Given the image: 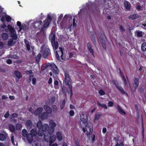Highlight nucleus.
<instances>
[{"instance_id": "393cba45", "label": "nucleus", "mask_w": 146, "mask_h": 146, "mask_svg": "<svg viewBox=\"0 0 146 146\" xmlns=\"http://www.w3.org/2000/svg\"><path fill=\"white\" fill-rule=\"evenodd\" d=\"M7 16V15L6 13H3V15H0V17H1V21L3 23L5 22Z\"/></svg>"}, {"instance_id": "0e129e2a", "label": "nucleus", "mask_w": 146, "mask_h": 146, "mask_svg": "<svg viewBox=\"0 0 146 146\" xmlns=\"http://www.w3.org/2000/svg\"><path fill=\"white\" fill-rule=\"evenodd\" d=\"M9 111H7L6 113L4 115V117L5 118H7L9 117Z\"/></svg>"}, {"instance_id": "37998d69", "label": "nucleus", "mask_w": 146, "mask_h": 146, "mask_svg": "<svg viewBox=\"0 0 146 146\" xmlns=\"http://www.w3.org/2000/svg\"><path fill=\"white\" fill-rule=\"evenodd\" d=\"M7 27V26L5 23V22L3 23L2 25H1L0 26V28H3L5 30V31L6 30V28Z\"/></svg>"}, {"instance_id": "f704fd0d", "label": "nucleus", "mask_w": 146, "mask_h": 146, "mask_svg": "<svg viewBox=\"0 0 146 146\" xmlns=\"http://www.w3.org/2000/svg\"><path fill=\"white\" fill-rule=\"evenodd\" d=\"M43 125H42V122L40 121H39L37 123V127L39 129V130H40L42 128V126Z\"/></svg>"}, {"instance_id": "6e6d98bb", "label": "nucleus", "mask_w": 146, "mask_h": 146, "mask_svg": "<svg viewBox=\"0 0 146 146\" xmlns=\"http://www.w3.org/2000/svg\"><path fill=\"white\" fill-rule=\"evenodd\" d=\"M11 17L8 15H7V16H6V20L7 22H9L11 21Z\"/></svg>"}, {"instance_id": "8fccbe9b", "label": "nucleus", "mask_w": 146, "mask_h": 146, "mask_svg": "<svg viewBox=\"0 0 146 146\" xmlns=\"http://www.w3.org/2000/svg\"><path fill=\"white\" fill-rule=\"evenodd\" d=\"M17 25L19 27L20 29L19 31H21L22 29V26L21 22L19 21H17Z\"/></svg>"}, {"instance_id": "6e6552de", "label": "nucleus", "mask_w": 146, "mask_h": 146, "mask_svg": "<svg viewBox=\"0 0 146 146\" xmlns=\"http://www.w3.org/2000/svg\"><path fill=\"white\" fill-rule=\"evenodd\" d=\"M50 66H51L52 72L55 74H58L59 73V70L56 66L54 64H52Z\"/></svg>"}, {"instance_id": "bf43d9fd", "label": "nucleus", "mask_w": 146, "mask_h": 146, "mask_svg": "<svg viewBox=\"0 0 146 146\" xmlns=\"http://www.w3.org/2000/svg\"><path fill=\"white\" fill-rule=\"evenodd\" d=\"M26 74L27 75H32L33 74V72L31 70H27L26 72Z\"/></svg>"}, {"instance_id": "58836bf2", "label": "nucleus", "mask_w": 146, "mask_h": 146, "mask_svg": "<svg viewBox=\"0 0 146 146\" xmlns=\"http://www.w3.org/2000/svg\"><path fill=\"white\" fill-rule=\"evenodd\" d=\"M22 127V125L20 123H17L16 125V127L17 130H20Z\"/></svg>"}, {"instance_id": "c756f323", "label": "nucleus", "mask_w": 146, "mask_h": 146, "mask_svg": "<svg viewBox=\"0 0 146 146\" xmlns=\"http://www.w3.org/2000/svg\"><path fill=\"white\" fill-rule=\"evenodd\" d=\"M143 32L139 30L136 31L135 34L138 37H142L143 36Z\"/></svg>"}, {"instance_id": "7c9ffc66", "label": "nucleus", "mask_w": 146, "mask_h": 146, "mask_svg": "<svg viewBox=\"0 0 146 146\" xmlns=\"http://www.w3.org/2000/svg\"><path fill=\"white\" fill-rule=\"evenodd\" d=\"M102 115L101 113L98 112L95 114V117L94 119L95 121H98L99 119L100 118Z\"/></svg>"}, {"instance_id": "f03ea898", "label": "nucleus", "mask_w": 146, "mask_h": 146, "mask_svg": "<svg viewBox=\"0 0 146 146\" xmlns=\"http://www.w3.org/2000/svg\"><path fill=\"white\" fill-rule=\"evenodd\" d=\"M84 114H82L80 116V119L85 124H86V127L87 129V128L89 129V131L87 130V131L88 132L87 134V135L92 134L93 132V125L91 123H87L86 124L87 121V119L86 118L84 117Z\"/></svg>"}, {"instance_id": "473e14b6", "label": "nucleus", "mask_w": 146, "mask_h": 146, "mask_svg": "<svg viewBox=\"0 0 146 146\" xmlns=\"http://www.w3.org/2000/svg\"><path fill=\"white\" fill-rule=\"evenodd\" d=\"M21 133L23 136L24 137H26L28 134L27 133V130L25 129H24L22 130Z\"/></svg>"}, {"instance_id": "412c9836", "label": "nucleus", "mask_w": 146, "mask_h": 146, "mask_svg": "<svg viewBox=\"0 0 146 146\" xmlns=\"http://www.w3.org/2000/svg\"><path fill=\"white\" fill-rule=\"evenodd\" d=\"M117 108L118 110V112L121 115L123 114H126L125 112L121 109V106L118 104H117Z\"/></svg>"}, {"instance_id": "3c124183", "label": "nucleus", "mask_w": 146, "mask_h": 146, "mask_svg": "<svg viewBox=\"0 0 146 146\" xmlns=\"http://www.w3.org/2000/svg\"><path fill=\"white\" fill-rule=\"evenodd\" d=\"M120 30L121 32H124L125 31V29L122 25H121L119 27Z\"/></svg>"}, {"instance_id": "ea45409f", "label": "nucleus", "mask_w": 146, "mask_h": 146, "mask_svg": "<svg viewBox=\"0 0 146 146\" xmlns=\"http://www.w3.org/2000/svg\"><path fill=\"white\" fill-rule=\"evenodd\" d=\"M50 125H51L50 127H52L53 128H54V127H55L56 125V123L55 122H54V121L50 122Z\"/></svg>"}, {"instance_id": "423d86ee", "label": "nucleus", "mask_w": 146, "mask_h": 146, "mask_svg": "<svg viewBox=\"0 0 146 146\" xmlns=\"http://www.w3.org/2000/svg\"><path fill=\"white\" fill-rule=\"evenodd\" d=\"M113 83L117 89L120 91L121 94L124 95L128 97L129 96L128 94L124 90L123 88L121 86L118 85V84L116 83L115 81H113Z\"/></svg>"}, {"instance_id": "774afa93", "label": "nucleus", "mask_w": 146, "mask_h": 146, "mask_svg": "<svg viewBox=\"0 0 146 146\" xmlns=\"http://www.w3.org/2000/svg\"><path fill=\"white\" fill-rule=\"evenodd\" d=\"M55 100V98L54 97H52L51 98V102L52 104L53 103Z\"/></svg>"}, {"instance_id": "a211bd4d", "label": "nucleus", "mask_w": 146, "mask_h": 146, "mask_svg": "<svg viewBox=\"0 0 146 146\" xmlns=\"http://www.w3.org/2000/svg\"><path fill=\"white\" fill-rule=\"evenodd\" d=\"M124 5L126 9L128 10H129L130 9L131 5L129 2L126 1H125L124 2Z\"/></svg>"}, {"instance_id": "5701e85b", "label": "nucleus", "mask_w": 146, "mask_h": 146, "mask_svg": "<svg viewBox=\"0 0 146 146\" xmlns=\"http://www.w3.org/2000/svg\"><path fill=\"white\" fill-rule=\"evenodd\" d=\"M15 43V42L13 41V39L11 38L7 42V44L8 46H11L14 45Z\"/></svg>"}, {"instance_id": "c03bdc74", "label": "nucleus", "mask_w": 146, "mask_h": 146, "mask_svg": "<svg viewBox=\"0 0 146 146\" xmlns=\"http://www.w3.org/2000/svg\"><path fill=\"white\" fill-rule=\"evenodd\" d=\"M119 74L120 76L121 77L122 79L125 78L123 73L121 72L120 68H119Z\"/></svg>"}, {"instance_id": "de8ad7c7", "label": "nucleus", "mask_w": 146, "mask_h": 146, "mask_svg": "<svg viewBox=\"0 0 146 146\" xmlns=\"http://www.w3.org/2000/svg\"><path fill=\"white\" fill-rule=\"evenodd\" d=\"M18 116V114L17 113H14L11 115L10 118L12 119L13 118H16Z\"/></svg>"}, {"instance_id": "4be33fe9", "label": "nucleus", "mask_w": 146, "mask_h": 146, "mask_svg": "<svg viewBox=\"0 0 146 146\" xmlns=\"http://www.w3.org/2000/svg\"><path fill=\"white\" fill-rule=\"evenodd\" d=\"M56 139V136L54 135H51L50 137L49 141L50 143H53L55 141Z\"/></svg>"}, {"instance_id": "9d476101", "label": "nucleus", "mask_w": 146, "mask_h": 146, "mask_svg": "<svg viewBox=\"0 0 146 146\" xmlns=\"http://www.w3.org/2000/svg\"><path fill=\"white\" fill-rule=\"evenodd\" d=\"M14 74L17 78H15L16 82H18L19 81V79L22 77V75L21 73L18 71H15L14 72Z\"/></svg>"}, {"instance_id": "49530a36", "label": "nucleus", "mask_w": 146, "mask_h": 146, "mask_svg": "<svg viewBox=\"0 0 146 146\" xmlns=\"http://www.w3.org/2000/svg\"><path fill=\"white\" fill-rule=\"evenodd\" d=\"M53 112L54 113H56L57 112V108L56 106L54 105L52 106Z\"/></svg>"}, {"instance_id": "e433bc0d", "label": "nucleus", "mask_w": 146, "mask_h": 146, "mask_svg": "<svg viewBox=\"0 0 146 146\" xmlns=\"http://www.w3.org/2000/svg\"><path fill=\"white\" fill-rule=\"evenodd\" d=\"M31 133L33 137L35 136L36 134V130L35 129H32L31 131Z\"/></svg>"}, {"instance_id": "79ce46f5", "label": "nucleus", "mask_w": 146, "mask_h": 146, "mask_svg": "<svg viewBox=\"0 0 146 146\" xmlns=\"http://www.w3.org/2000/svg\"><path fill=\"white\" fill-rule=\"evenodd\" d=\"M127 79L128 80V77L127 76H126ZM123 80V81L124 82V84L125 86H126L128 85V84L129 83V81L128 80H127V81L125 78H123L122 79Z\"/></svg>"}, {"instance_id": "ddd939ff", "label": "nucleus", "mask_w": 146, "mask_h": 146, "mask_svg": "<svg viewBox=\"0 0 146 146\" xmlns=\"http://www.w3.org/2000/svg\"><path fill=\"white\" fill-rule=\"evenodd\" d=\"M44 109L46 111V113L48 114H51L52 112L51 108L48 106L46 105H44L43 106Z\"/></svg>"}, {"instance_id": "c9c22d12", "label": "nucleus", "mask_w": 146, "mask_h": 146, "mask_svg": "<svg viewBox=\"0 0 146 146\" xmlns=\"http://www.w3.org/2000/svg\"><path fill=\"white\" fill-rule=\"evenodd\" d=\"M141 49L143 51H146V42H144L142 44L141 46Z\"/></svg>"}, {"instance_id": "69168bd1", "label": "nucleus", "mask_w": 146, "mask_h": 146, "mask_svg": "<svg viewBox=\"0 0 146 146\" xmlns=\"http://www.w3.org/2000/svg\"><path fill=\"white\" fill-rule=\"evenodd\" d=\"M55 42V36L54 35H52L51 38V43Z\"/></svg>"}, {"instance_id": "a18cd8bd", "label": "nucleus", "mask_w": 146, "mask_h": 146, "mask_svg": "<svg viewBox=\"0 0 146 146\" xmlns=\"http://www.w3.org/2000/svg\"><path fill=\"white\" fill-rule=\"evenodd\" d=\"M142 134L143 135V137H144V124L143 123V119L142 118Z\"/></svg>"}, {"instance_id": "2eb2a0df", "label": "nucleus", "mask_w": 146, "mask_h": 146, "mask_svg": "<svg viewBox=\"0 0 146 146\" xmlns=\"http://www.w3.org/2000/svg\"><path fill=\"white\" fill-rule=\"evenodd\" d=\"M48 117V114L46 112H43L40 115H39V119L41 120L47 118Z\"/></svg>"}, {"instance_id": "338daca9", "label": "nucleus", "mask_w": 146, "mask_h": 146, "mask_svg": "<svg viewBox=\"0 0 146 146\" xmlns=\"http://www.w3.org/2000/svg\"><path fill=\"white\" fill-rule=\"evenodd\" d=\"M14 136L13 135H12L11 137V140L12 141V143L14 145H15V143L14 142Z\"/></svg>"}, {"instance_id": "a19ab883", "label": "nucleus", "mask_w": 146, "mask_h": 146, "mask_svg": "<svg viewBox=\"0 0 146 146\" xmlns=\"http://www.w3.org/2000/svg\"><path fill=\"white\" fill-rule=\"evenodd\" d=\"M65 100L64 99L62 101V104L60 105V108L62 110L63 108L64 107L65 105Z\"/></svg>"}, {"instance_id": "bb28decb", "label": "nucleus", "mask_w": 146, "mask_h": 146, "mask_svg": "<svg viewBox=\"0 0 146 146\" xmlns=\"http://www.w3.org/2000/svg\"><path fill=\"white\" fill-rule=\"evenodd\" d=\"M56 135L58 140L59 141H61L62 139V135L61 133L59 131H58L56 132Z\"/></svg>"}, {"instance_id": "c85d7f7f", "label": "nucleus", "mask_w": 146, "mask_h": 146, "mask_svg": "<svg viewBox=\"0 0 146 146\" xmlns=\"http://www.w3.org/2000/svg\"><path fill=\"white\" fill-rule=\"evenodd\" d=\"M25 43L26 45L28 51L30 50V46L29 44V42L27 40H24Z\"/></svg>"}, {"instance_id": "e2e57ef3", "label": "nucleus", "mask_w": 146, "mask_h": 146, "mask_svg": "<svg viewBox=\"0 0 146 146\" xmlns=\"http://www.w3.org/2000/svg\"><path fill=\"white\" fill-rule=\"evenodd\" d=\"M69 115L71 116H73L74 114V112L73 110H70L69 112Z\"/></svg>"}, {"instance_id": "f8f14e48", "label": "nucleus", "mask_w": 146, "mask_h": 146, "mask_svg": "<svg viewBox=\"0 0 146 146\" xmlns=\"http://www.w3.org/2000/svg\"><path fill=\"white\" fill-rule=\"evenodd\" d=\"M8 134L5 132H4V133H0V140L2 141H4L6 140L8 137Z\"/></svg>"}, {"instance_id": "1a4fd4ad", "label": "nucleus", "mask_w": 146, "mask_h": 146, "mask_svg": "<svg viewBox=\"0 0 146 146\" xmlns=\"http://www.w3.org/2000/svg\"><path fill=\"white\" fill-rule=\"evenodd\" d=\"M133 86L135 88V90H136L139 85V80L138 78L135 77L133 78Z\"/></svg>"}, {"instance_id": "09e8293b", "label": "nucleus", "mask_w": 146, "mask_h": 146, "mask_svg": "<svg viewBox=\"0 0 146 146\" xmlns=\"http://www.w3.org/2000/svg\"><path fill=\"white\" fill-rule=\"evenodd\" d=\"M99 94L101 96H102L106 94L105 92L103 90H100L99 91Z\"/></svg>"}, {"instance_id": "5fc2aeb1", "label": "nucleus", "mask_w": 146, "mask_h": 146, "mask_svg": "<svg viewBox=\"0 0 146 146\" xmlns=\"http://www.w3.org/2000/svg\"><path fill=\"white\" fill-rule=\"evenodd\" d=\"M123 144L122 141L120 140L119 142V143H117L115 145V146H122Z\"/></svg>"}, {"instance_id": "864d4df0", "label": "nucleus", "mask_w": 146, "mask_h": 146, "mask_svg": "<svg viewBox=\"0 0 146 146\" xmlns=\"http://www.w3.org/2000/svg\"><path fill=\"white\" fill-rule=\"evenodd\" d=\"M108 106L109 107H112L114 105L113 102L111 101H109L108 103Z\"/></svg>"}, {"instance_id": "a878e982", "label": "nucleus", "mask_w": 146, "mask_h": 146, "mask_svg": "<svg viewBox=\"0 0 146 146\" xmlns=\"http://www.w3.org/2000/svg\"><path fill=\"white\" fill-rule=\"evenodd\" d=\"M9 130L11 132L14 133L15 130V127L12 124H10L9 126Z\"/></svg>"}, {"instance_id": "4468645a", "label": "nucleus", "mask_w": 146, "mask_h": 146, "mask_svg": "<svg viewBox=\"0 0 146 146\" xmlns=\"http://www.w3.org/2000/svg\"><path fill=\"white\" fill-rule=\"evenodd\" d=\"M43 110V108L42 107H38L34 111V114L36 115H39L40 114Z\"/></svg>"}, {"instance_id": "2f4dec72", "label": "nucleus", "mask_w": 146, "mask_h": 146, "mask_svg": "<svg viewBox=\"0 0 146 146\" xmlns=\"http://www.w3.org/2000/svg\"><path fill=\"white\" fill-rule=\"evenodd\" d=\"M47 130L48 133L49 135H51L54 132V128L50 127H48V128Z\"/></svg>"}, {"instance_id": "7ed1b4c3", "label": "nucleus", "mask_w": 146, "mask_h": 146, "mask_svg": "<svg viewBox=\"0 0 146 146\" xmlns=\"http://www.w3.org/2000/svg\"><path fill=\"white\" fill-rule=\"evenodd\" d=\"M40 52H42L44 58H46L51 54L50 50L47 45L43 44L41 47Z\"/></svg>"}, {"instance_id": "4d7b16f0", "label": "nucleus", "mask_w": 146, "mask_h": 146, "mask_svg": "<svg viewBox=\"0 0 146 146\" xmlns=\"http://www.w3.org/2000/svg\"><path fill=\"white\" fill-rule=\"evenodd\" d=\"M55 55H56V59L58 60H60V56H59V55L57 51L56 52Z\"/></svg>"}, {"instance_id": "4c0bfd02", "label": "nucleus", "mask_w": 146, "mask_h": 146, "mask_svg": "<svg viewBox=\"0 0 146 146\" xmlns=\"http://www.w3.org/2000/svg\"><path fill=\"white\" fill-rule=\"evenodd\" d=\"M98 105L103 108H104L106 109H107L108 108L107 107L106 105L104 104H102L99 102H98L97 104Z\"/></svg>"}, {"instance_id": "cd10ccee", "label": "nucleus", "mask_w": 146, "mask_h": 146, "mask_svg": "<svg viewBox=\"0 0 146 146\" xmlns=\"http://www.w3.org/2000/svg\"><path fill=\"white\" fill-rule=\"evenodd\" d=\"M8 34L7 33H2L1 37L2 39L4 40H7L8 38Z\"/></svg>"}, {"instance_id": "39448f33", "label": "nucleus", "mask_w": 146, "mask_h": 146, "mask_svg": "<svg viewBox=\"0 0 146 146\" xmlns=\"http://www.w3.org/2000/svg\"><path fill=\"white\" fill-rule=\"evenodd\" d=\"M7 28L11 32V37L13 40H16L18 38L16 32H15V30L14 27H12L11 25H8L7 26Z\"/></svg>"}, {"instance_id": "052dcab7", "label": "nucleus", "mask_w": 146, "mask_h": 146, "mask_svg": "<svg viewBox=\"0 0 146 146\" xmlns=\"http://www.w3.org/2000/svg\"><path fill=\"white\" fill-rule=\"evenodd\" d=\"M58 81L56 80H55L54 81V87L55 88H57V87L56 86H58Z\"/></svg>"}, {"instance_id": "b1692460", "label": "nucleus", "mask_w": 146, "mask_h": 146, "mask_svg": "<svg viewBox=\"0 0 146 146\" xmlns=\"http://www.w3.org/2000/svg\"><path fill=\"white\" fill-rule=\"evenodd\" d=\"M42 127L41 130L43 131H46L48 129L49 127L47 123H45L43 125Z\"/></svg>"}, {"instance_id": "dca6fc26", "label": "nucleus", "mask_w": 146, "mask_h": 146, "mask_svg": "<svg viewBox=\"0 0 146 146\" xmlns=\"http://www.w3.org/2000/svg\"><path fill=\"white\" fill-rule=\"evenodd\" d=\"M32 123L31 121L30 120H28L26 121L25 126L27 129H30L32 127Z\"/></svg>"}, {"instance_id": "9b49d317", "label": "nucleus", "mask_w": 146, "mask_h": 146, "mask_svg": "<svg viewBox=\"0 0 146 146\" xmlns=\"http://www.w3.org/2000/svg\"><path fill=\"white\" fill-rule=\"evenodd\" d=\"M87 46L88 50L92 54V56L95 57V56L94 54V51L92 48V46L91 43L90 42L88 43L87 44Z\"/></svg>"}, {"instance_id": "20e7f679", "label": "nucleus", "mask_w": 146, "mask_h": 146, "mask_svg": "<svg viewBox=\"0 0 146 146\" xmlns=\"http://www.w3.org/2000/svg\"><path fill=\"white\" fill-rule=\"evenodd\" d=\"M52 18L50 15H48L47 18L43 21L42 26L40 29V32L43 34L45 33L46 30V28H48L50 24Z\"/></svg>"}, {"instance_id": "13d9d810", "label": "nucleus", "mask_w": 146, "mask_h": 146, "mask_svg": "<svg viewBox=\"0 0 146 146\" xmlns=\"http://www.w3.org/2000/svg\"><path fill=\"white\" fill-rule=\"evenodd\" d=\"M59 48L60 49V52L61 55L60 56L62 60H63V58L62 57L63 55V51L62 48L61 47H59Z\"/></svg>"}, {"instance_id": "f3484780", "label": "nucleus", "mask_w": 146, "mask_h": 146, "mask_svg": "<svg viewBox=\"0 0 146 146\" xmlns=\"http://www.w3.org/2000/svg\"><path fill=\"white\" fill-rule=\"evenodd\" d=\"M26 137L29 143H31L33 142V136L32 134L31 133L28 134Z\"/></svg>"}, {"instance_id": "f257e3e1", "label": "nucleus", "mask_w": 146, "mask_h": 146, "mask_svg": "<svg viewBox=\"0 0 146 146\" xmlns=\"http://www.w3.org/2000/svg\"><path fill=\"white\" fill-rule=\"evenodd\" d=\"M72 82V80L69 74L67 73H65L64 79L63 81V84L65 86H68V88L69 89V90L67 91V92L68 94H70L71 98L73 95Z\"/></svg>"}, {"instance_id": "603ef678", "label": "nucleus", "mask_w": 146, "mask_h": 146, "mask_svg": "<svg viewBox=\"0 0 146 146\" xmlns=\"http://www.w3.org/2000/svg\"><path fill=\"white\" fill-rule=\"evenodd\" d=\"M101 44L104 49L105 50H106V46L104 40L101 42Z\"/></svg>"}, {"instance_id": "72a5a7b5", "label": "nucleus", "mask_w": 146, "mask_h": 146, "mask_svg": "<svg viewBox=\"0 0 146 146\" xmlns=\"http://www.w3.org/2000/svg\"><path fill=\"white\" fill-rule=\"evenodd\" d=\"M41 54L40 53H39L37 56L36 58V62L38 64L40 61V59L41 57Z\"/></svg>"}, {"instance_id": "aec40b11", "label": "nucleus", "mask_w": 146, "mask_h": 146, "mask_svg": "<svg viewBox=\"0 0 146 146\" xmlns=\"http://www.w3.org/2000/svg\"><path fill=\"white\" fill-rule=\"evenodd\" d=\"M139 16L137 13L134 14L133 15H131L128 17L129 19L134 20L137 19L139 17Z\"/></svg>"}, {"instance_id": "680f3d73", "label": "nucleus", "mask_w": 146, "mask_h": 146, "mask_svg": "<svg viewBox=\"0 0 146 146\" xmlns=\"http://www.w3.org/2000/svg\"><path fill=\"white\" fill-rule=\"evenodd\" d=\"M32 84L35 85L36 84V79L35 78H33L32 79Z\"/></svg>"}, {"instance_id": "6ab92c4d", "label": "nucleus", "mask_w": 146, "mask_h": 146, "mask_svg": "<svg viewBox=\"0 0 146 146\" xmlns=\"http://www.w3.org/2000/svg\"><path fill=\"white\" fill-rule=\"evenodd\" d=\"M53 49L54 50L57 49L58 47V43L57 41H55L51 43Z\"/></svg>"}, {"instance_id": "0eeeda50", "label": "nucleus", "mask_w": 146, "mask_h": 146, "mask_svg": "<svg viewBox=\"0 0 146 146\" xmlns=\"http://www.w3.org/2000/svg\"><path fill=\"white\" fill-rule=\"evenodd\" d=\"M42 21H39L34 22L33 23V25L35 29H40L42 27Z\"/></svg>"}]
</instances>
